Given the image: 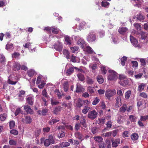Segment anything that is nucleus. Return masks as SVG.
Segmentation results:
<instances>
[{
    "instance_id": "nucleus-11",
    "label": "nucleus",
    "mask_w": 148,
    "mask_h": 148,
    "mask_svg": "<svg viewBox=\"0 0 148 148\" xmlns=\"http://www.w3.org/2000/svg\"><path fill=\"white\" fill-rule=\"evenodd\" d=\"M84 90L83 86L79 83H77L76 85V88L75 92H82Z\"/></svg>"
},
{
    "instance_id": "nucleus-15",
    "label": "nucleus",
    "mask_w": 148,
    "mask_h": 148,
    "mask_svg": "<svg viewBox=\"0 0 148 148\" xmlns=\"http://www.w3.org/2000/svg\"><path fill=\"white\" fill-rule=\"evenodd\" d=\"M112 146L114 147H116L118 146V144H119L120 142V139H117L115 140H112Z\"/></svg>"
},
{
    "instance_id": "nucleus-28",
    "label": "nucleus",
    "mask_w": 148,
    "mask_h": 148,
    "mask_svg": "<svg viewBox=\"0 0 148 148\" xmlns=\"http://www.w3.org/2000/svg\"><path fill=\"white\" fill-rule=\"evenodd\" d=\"M97 79L99 84H101L103 82L104 80L101 75H98L97 77Z\"/></svg>"
},
{
    "instance_id": "nucleus-45",
    "label": "nucleus",
    "mask_w": 148,
    "mask_h": 148,
    "mask_svg": "<svg viewBox=\"0 0 148 148\" xmlns=\"http://www.w3.org/2000/svg\"><path fill=\"white\" fill-rule=\"evenodd\" d=\"M20 54L19 53L15 52L13 53L12 55V57L13 58H18L20 56Z\"/></svg>"
},
{
    "instance_id": "nucleus-53",
    "label": "nucleus",
    "mask_w": 148,
    "mask_h": 148,
    "mask_svg": "<svg viewBox=\"0 0 148 148\" xmlns=\"http://www.w3.org/2000/svg\"><path fill=\"white\" fill-rule=\"evenodd\" d=\"M100 104H101L100 106L101 108L103 109H104L106 107V106L105 105V103L104 101H101Z\"/></svg>"
},
{
    "instance_id": "nucleus-23",
    "label": "nucleus",
    "mask_w": 148,
    "mask_h": 148,
    "mask_svg": "<svg viewBox=\"0 0 148 148\" xmlns=\"http://www.w3.org/2000/svg\"><path fill=\"white\" fill-rule=\"evenodd\" d=\"M86 42L84 40L80 39L77 42V44L78 45H81V47L83 49L84 48V45H85Z\"/></svg>"
},
{
    "instance_id": "nucleus-31",
    "label": "nucleus",
    "mask_w": 148,
    "mask_h": 148,
    "mask_svg": "<svg viewBox=\"0 0 148 148\" xmlns=\"http://www.w3.org/2000/svg\"><path fill=\"white\" fill-rule=\"evenodd\" d=\"M63 86L64 91H67L69 88V83L68 82H64L63 84Z\"/></svg>"
},
{
    "instance_id": "nucleus-60",
    "label": "nucleus",
    "mask_w": 148,
    "mask_h": 148,
    "mask_svg": "<svg viewBox=\"0 0 148 148\" xmlns=\"http://www.w3.org/2000/svg\"><path fill=\"white\" fill-rule=\"evenodd\" d=\"M86 25V23L84 21H82L79 24V28H80V29H81L82 28L84 27L85 25Z\"/></svg>"
},
{
    "instance_id": "nucleus-54",
    "label": "nucleus",
    "mask_w": 148,
    "mask_h": 148,
    "mask_svg": "<svg viewBox=\"0 0 148 148\" xmlns=\"http://www.w3.org/2000/svg\"><path fill=\"white\" fill-rule=\"evenodd\" d=\"M42 95L45 97L47 98L49 96L46 90L45 89L42 90Z\"/></svg>"
},
{
    "instance_id": "nucleus-50",
    "label": "nucleus",
    "mask_w": 148,
    "mask_h": 148,
    "mask_svg": "<svg viewBox=\"0 0 148 148\" xmlns=\"http://www.w3.org/2000/svg\"><path fill=\"white\" fill-rule=\"evenodd\" d=\"M59 121V120L58 119H51L49 123L50 125H52L58 122Z\"/></svg>"
},
{
    "instance_id": "nucleus-9",
    "label": "nucleus",
    "mask_w": 148,
    "mask_h": 148,
    "mask_svg": "<svg viewBox=\"0 0 148 148\" xmlns=\"http://www.w3.org/2000/svg\"><path fill=\"white\" fill-rule=\"evenodd\" d=\"M26 102L30 105L33 104L34 102V96L32 95L29 96L26 98Z\"/></svg>"
},
{
    "instance_id": "nucleus-7",
    "label": "nucleus",
    "mask_w": 148,
    "mask_h": 148,
    "mask_svg": "<svg viewBox=\"0 0 148 148\" xmlns=\"http://www.w3.org/2000/svg\"><path fill=\"white\" fill-rule=\"evenodd\" d=\"M97 112L95 110H94L88 113V117L91 119L93 120L97 117Z\"/></svg>"
},
{
    "instance_id": "nucleus-4",
    "label": "nucleus",
    "mask_w": 148,
    "mask_h": 148,
    "mask_svg": "<svg viewBox=\"0 0 148 148\" xmlns=\"http://www.w3.org/2000/svg\"><path fill=\"white\" fill-rule=\"evenodd\" d=\"M96 36L95 34L92 32H90L87 36V40L89 42H92L95 40Z\"/></svg>"
},
{
    "instance_id": "nucleus-44",
    "label": "nucleus",
    "mask_w": 148,
    "mask_h": 148,
    "mask_svg": "<svg viewBox=\"0 0 148 148\" xmlns=\"http://www.w3.org/2000/svg\"><path fill=\"white\" fill-rule=\"evenodd\" d=\"M7 117V115L5 114H1L0 115V119L1 121L5 120Z\"/></svg>"
},
{
    "instance_id": "nucleus-21",
    "label": "nucleus",
    "mask_w": 148,
    "mask_h": 148,
    "mask_svg": "<svg viewBox=\"0 0 148 148\" xmlns=\"http://www.w3.org/2000/svg\"><path fill=\"white\" fill-rule=\"evenodd\" d=\"M24 109L28 113L31 114L32 112V110L31 109L30 107L28 106H24Z\"/></svg>"
},
{
    "instance_id": "nucleus-33",
    "label": "nucleus",
    "mask_w": 148,
    "mask_h": 148,
    "mask_svg": "<svg viewBox=\"0 0 148 148\" xmlns=\"http://www.w3.org/2000/svg\"><path fill=\"white\" fill-rule=\"evenodd\" d=\"M127 60V57L125 56H123L121 59V65H125V62Z\"/></svg>"
},
{
    "instance_id": "nucleus-63",
    "label": "nucleus",
    "mask_w": 148,
    "mask_h": 148,
    "mask_svg": "<svg viewBox=\"0 0 148 148\" xmlns=\"http://www.w3.org/2000/svg\"><path fill=\"white\" fill-rule=\"evenodd\" d=\"M80 123L84 127H86V120L85 119H83L82 120L80 121Z\"/></svg>"
},
{
    "instance_id": "nucleus-52",
    "label": "nucleus",
    "mask_w": 148,
    "mask_h": 148,
    "mask_svg": "<svg viewBox=\"0 0 148 148\" xmlns=\"http://www.w3.org/2000/svg\"><path fill=\"white\" fill-rule=\"evenodd\" d=\"M94 139L95 140L98 142H101L103 140L101 136H97L95 137H94Z\"/></svg>"
},
{
    "instance_id": "nucleus-58",
    "label": "nucleus",
    "mask_w": 148,
    "mask_h": 148,
    "mask_svg": "<svg viewBox=\"0 0 148 148\" xmlns=\"http://www.w3.org/2000/svg\"><path fill=\"white\" fill-rule=\"evenodd\" d=\"M55 92L57 95L58 97L59 98H61V96L60 95V93L59 90L58 89H56L55 90Z\"/></svg>"
},
{
    "instance_id": "nucleus-10",
    "label": "nucleus",
    "mask_w": 148,
    "mask_h": 148,
    "mask_svg": "<svg viewBox=\"0 0 148 148\" xmlns=\"http://www.w3.org/2000/svg\"><path fill=\"white\" fill-rule=\"evenodd\" d=\"M136 18L137 20L141 22H143L145 19V16L141 13H139L137 14L136 16Z\"/></svg>"
},
{
    "instance_id": "nucleus-3",
    "label": "nucleus",
    "mask_w": 148,
    "mask_h": 148,
    "mask_svg": "<svg viewBox=\"0 0 148 148\" xmlns=\"http://www.w3.org/2000/svg\"><path fill=\"white\" fill-rule=\"evenodd\" d=\"M116 92L115 90L108 89L106 91L105 96L108 100H110L111 98L116 95Z\"/></svg>"
},
{
    "instance_id": "nucleus-29",
    "label": "nucleus",
    "mask_w": 148,
    "mask_h": 148,
    "mask_svg": "<svg viewBox=\"0 0 148 148\" xmlns=\"http://www.w3.org/2000/svg\"><path fill=\"white\" fill-rule=\"evenodd\" d=\"M110 5V3L105 1H103L101 2V5L103 7L108 8Z\"/></svg>"
},
{
    "instance_id": "nucleus-22",
    "label": "nucleus",
    "mask_w": 148,
    "mask_h": 148,
    "mask_svg": "<svg viewBox=\"0 0 148 148\" xmlns=\"http://www.w3.org/2000/svg\"><path fill=\"white\" fill-rule=\"evenodd\" d=\"M36 72L33 69H30L27 72V74L29 77H32L35 74Z\"/></svg>"
},
{
    "instance_id": "nucleus-26",
    "label": "nucleus",
    "mask_w": 148,
    "mask_h": 148,
    "mask_svg": "<svg viewBox=\"0 0 148 148\" xmlns=\"http://www.w3.org/2000/svg\"><path fill=\"white\" fill-rule=\"evenodd\" d=\"M51 104L52 106L56 105L59 103V102L57 101L55 98H52L51 99Z\"/></svg>"
},
{
    "instance_id": "nucleus-46",
    "label": "nucleus",
    "mask_w": 148,
    "mask_h": 148,
    "mask_svg": "<svg viewBox=\"0 0 148 148\" xmlns=\"http://www.w3.org/2000/svg\"><path fill=\"white\" fill-rule=\"evenodd\" d=\"M75 135L76 138L82 140V135L80 133L77 132L75 134Z\"/></svg>"
},
{
    "instance_id": "nucleus-42",
    "label": "nucleus",
    "mask_w": 148,
    "mask_h": 148,
    "mask_svg": "<svg viewBox=\"0 0 148 148\" xmlns=\"http://www.w3.org/2000/svg\"><path fill=\"white\" fill-rule=\"evenodd\" d=\"M25 122L27 123H29L32 121V118L29 116H27L25 117Z\"/></svg>"
},
{
    "instance_id": "nucleus-47",
    "label": "nucleus",
    "mask_w": 148,
    "mask_h": 148,
    "mask_svg": "<svg viewBox=\"0 0 148 148\" xmlns=\"http://www.w3.org/2000/svg\"><path fill=\"white\" fill-rule=\"evenodd\" d=\"M148 119V116H141L140 120L141 121H145Z\"/></svg>"
},
{
    "instance_id": "nucleus-39",
    "label": "nucleus",
    "mask_w": 148,
    "mask_h": 148,
    "mask_svg": "<svg viewBox=\"0 0 148 148\" xmlns=\"http://www.w3.org/2000/svg\"><path fill=\"white\" fill-rule=\"evenodd\" d=\"M126 108L127 106L126 104H123V106L120 108L119 110L121 112H124L126 110Z\"/></svg>"
},
{
    "instance_id": "nucleus-20",
    "label": "nucleus",
    "mask_w": 148,
    "mask_h": 148,
    "mask_svg": "<svg viewBox=\"0 0 148 148\" xmlns=\"http://www.w3.org/2000/svg\"><path fill=\"white\" fill-rule=\"evenodd\" d=\"M12 76L11 75H10L9 76L8 80V83L10 84L14 85L17 83V81H13L12 80H13V79L12 78Z\"/></svg>"
},
{
    "instance_id": "nucleus-8",
    "label": "nucleus",
    "mask_w": 148,
    "mask_h": 148,
    "mask_svg": "<svg viewBox=\"0 0 148 148\" xmlns=\"http://www.w3.org/2000/svg\"><path fill=\"white\" fill-rule=\"evenodd\" d=\"M54 48L56 50L59 51H61L62 49V45L61 43L58 40L57 44H55L54 45Z\"/></svg>"
},
{
    "instance_id": "nucleus-48",
    "label": "nucleus",
    "mask_w": 148,
    "mask_h": 148,
    "mask_svg": "<svg viewBox=\"0 0 148 148\" xmlns=\"http://www.w3.org/2000/svg\"><path fill=\"white\" fill-rule=\"evenodd\" d=\"M41 132V130L40 129H37L34 132V134L36 137L39 136Z\"/></svg>"
},
{
    "instance_id": "nucleus-14",
    "label": "nucleus",
    "mask_w": 148,
    "mask_h": 148,
    "mask_svg": "<svg viewBox=\"0 0 148 148\" xmlns=\"http://www.w3.org/2000/svg\"><path fill=\"white\" fill-rule=\"evenodd\" d=\"M116 103L115 106L117 107H119L122 104L121 101V98L120 97L117 96L116 98Z\"/></svg>"
},
{
    "instance_id": "nucleus-25",
    "label": "nucleus",
    "mask_w": 148,
    "mask_h": 148,
    "mask_svg": "<svg viewBox=\"0 0 148 148\" xmlns=\"http://www.w3.org/2000/svg\"><path fill=\"white\" fill-rule=\"evenodd\" d=\"M48 110L47 109H44L42 111L39 110L38 111V114L40 115H45L46 113L47 112Z\"/></svg>"
},
{
    "instance_id": "nucleus-51",
    "label": "nucleus",
    "mask_w": 148,
    "mask_h": 148,
    "mask_svg": "<svg viewBox=\"0 0 148 148\" xmlns=\"http://www.w3.org/2000/svg\"><path fill=\"white\" fill-rule=\"evenodd\" d=\"M130 120L132 122H134L137 119L135 116L132 115H130L129 117Z\"/></svg>"
},
{
    "instance_id": "nucleus-24",
    "label": "nucleus",
    "mask_w": 148,
    "mask_h": 148,
    "mask_svg": "<svg viewBox=\"0 0 148 148\" xmlns=\"http://www.w3.org/2000/svg\"><path fill=\"white\" fill-rule=\"evenodd\" d=\"M63 54L66 56L67 59H70V53L68 50L65 49H64L63 50Z\"/></svg>"
},
{
    "instance_id": "nucleus-5",
    "label": "nucleus",
    "mask_w": 148,
    "mask_h": 148,
    "mask_svg": "<svg viewBox=\"0 0 148 148\" xmlns=\"http://www.w3.org/2000/svg\"><path fill=\"white\" fill-rule=\"evenodd\" d=\"M130 39L131 43L134 46L137 47L138 49H140L141 48V47L139 44H138V40L135 38L133 36L130 35Z\"/></svg>"
},
{
    "instance_id": "nucleus-64",
    "label": "nucleus",
    "mask_w": 148,
    "mask_h": 148,
    "mask_svg": "<svg viewBox=\"0 0 148 148\" xmlns=\"http://www.w3.org/2000/svg\"><path fill=\"white\" fill-rule=\"evenodd\" d=\"M65 135V133L63 132H61V133L60 134H59L58 135V137L59 138L63 137Z\"/></svg>"
},
{
    "instance_id": "nucleus-61",
    "label": "nucleus",
    "mask_w": 148,
    "mask_h": 148,
    "mask_svg": "<svg viewBox=\"0 0 148 148\" xmlns=\"http://www.w3.org/2000/svg\"><path fill=\"white\" fill-rule=\"evenodd\" d=\"M123 135L125 137H128L129 136V132L128 131H124L123 133Z\"/></svg>"
},
{
    "instance_id": "nucleus-34",
    "label": "nucleus",
    "mask_w": 148,
    "mask_h": 148,
    "mask_svg": "<svg viewBox=\"0 0 148 148\" xmlns=\"http://www.w3.org/2000/svg\"><path fill=\"white\" fill-rule=\"evenodd\" d=\"M131 137L132 140H136L138 138V135L136 133L132 134L131 136Z\"/></svg>"
},
{
    "instance_id": "nucleus-59",
    "label": "nucleus",
    "mask_w": 148,
    "mask_h": 148,
    "mask_svg": "<svg viewBox=\"0 0 148 148\" xmlns=\"http://www.w3.org/2000/svg\"><path fill=\"white\" fill-rule=\"evenodd\" d=\"M10 132L11 134L14 135H16L18 134V132L16 130L13 129L10 131Z\"/></svg>"
},
{
    "instance_id": "nucleus-62",
    "label": "nucleus",
    "mask_w": 148,
    "mask_h": 148,
    "mask_svg": "<svg viewBox=\"0 0 148 148\" xmlns=\"http://www.w3.org/2000/svg\"><path fill=\"white\" fill-rule=\"evenodd\" d=\"M71 49L72 51V52L74 53L75 52V51H77L78 50L79 47H77L75 46L73 47H71Z\"/></svg>"
},
{
    "instance_id": "nucleus-6",
    "label": "nucleus",
    "mask_w": 148,
    "mask_h": 148,
    "mask_svg": "<svg viewBox=\"0 0 148 148\" xmlns=\"http://www.w3.org/2000/svg\"><path fill=\"white\" fill-rule=\"evenodd\" d=\"M55 141L54 140L53 136L52 135H50L49 136V138L46 139L44 141V145L45 146L48 147L51 143L54 144Z\"/></svg>"
},
{
    "instance_id": "nucleus-30",
    "label": "nucleus",
    "mask_w": 148,
    "mask_h": 148,
    "mask_svg": "<svg viewBox=\"0 0 148 148\" xmlns=\"http://www.w3.org/2000/svg\"><path fill=\"white\" fill-rule=\"evenodd\" d=\"M86 82L87 83L90 85L93 84L94 83L93 80L88 76H87L86 78Z\"/></svg>"
},
{
    "instance_id": "nucleus-18",
    "label": "nucleus",
    "mask_w": 148,
    "mask_h": 148,
    "mask_svg": "<svg viewBox=\"0 0 148 148\" xmlns=\"http://www.w3.org/2000/svg\"><path fill=\"white\" fill-rule=\"evenodd\" d=\"M6 59L5 57L2 54H0V63L2 64H5Z\"/></svg>"
},
{
    "instance_id": "nucleus-17",
    "label": "nucleus",
    "mask_w": 148,
    "mask_h": 148,
    "mask_svg": "<svg viewBox=\"0 0 148 148\" xmlns=\"http://www.w3.org/2000/svg\"><path fill=\"white\" fill-rule=\"evenodd\" d=\"M84 50L88 53L92 54L93 53V50L91 47L88 46L84 49Z\"/></svg>"
},
{
    "instance_id": "nucleus-35",
    "label": "nucleus",
    "mask_w": 148,
    "mask_h": 148,
    "mask_svg": "<svg viewBox=\"0 0 148 148\" xmlns=\"http://www.w3.org/2000/svg\"><path fill=\"white\" fill-rule=\"evenodd\" d=\"M62 108V107L60 106L56 107L53 111L54 113L56 114H57L61 110Z\"/></svg>"
},
{
    "instance_id": "nucleus-56",
    "label": "nucleus",
    "mask_w": 148,
    "mask_h": 148,
    "mask_svg": "<svg viewBox=\"0 0 148 148\" xmlns=\"http://www.w3.org/2000/svg\"><path fill=\"white\" fill-rule=\"evenodd\" d=\"M83 102L84 105L87 106H89L90 104V102L87 99L84 100Z\"/></svg>"
},
{
    "instance_id": "nucleus-40",
    "label": "nucleus",
    "mask_w": 148,
    "mask_h": 148,
    "mask_svg": "<svg viewBox=\"0 0 148 148\" xmlns=\"http://www.w3.org/2000/svg\"><path fill=\"white\" fill-rule=\"evenodd\" d=\"M145 84L144 83H141L138 86V91L141 92L142 91L145 86Z\"/></svg>"
},
{
    "instance_id": "nucleus-16",
    "label": "nucleus",
    "mask_w": 148,
    "mask_h": 148,
    "mask_svg": "<svg viewBox=\"0 0 148 148\" xmlns=\"http://www.w3.org/2000/svg\"><path fill=\"white\" fill-rule=\"evenodd\" d=\"M127 30L128 29L127 28L122 27L119 29L118 32L121 34H124Z\"/></svg>"
},
{
    "instance_id": "nucleus-13",
    "label": "nucleus",
    "mask_w": 148,
    "mask_h": 148,
    "mask_svg": "<svg viewBox=\"0 0 148 148\" xmlns=\"http://www.w3.org/2000/svg\"><path fill=\"white\" fill-rule=\"evenodd\" d=\"M71 39L69 36H65L64 39L65 43L66 45H70L71 44Z\"/></svg>"
},
{
    "instance_id": "nucleus-36",
    "label": "nucleus",
    "mask_w": 148,
    "mask_h": 148,
    "mask_svg": "<svg viewBox=\"0 0 148 148\" xmlns=\"http://www.w3.org/2000/svg\"><path fill=\"white\" fill-rule=\"evenodd\" d=\"M101 73L104 75L106 74L107 71L106 66H102L101 67Z\"/></svg>"
},
{
    "instance_id": "nucleus-55",
    "label": "nucleus",
    "mask_w": 148,
    "mask_h": 148,
    "mask_svg": "<svg viewBox=\"0 0 148 148\" xmlns=\"http://www.w3.org/2000/svg\"><path fill=\"white\" fill-rule=\"evenodd\" d=\"M9 125L10 128H12L15 125V123L14 121H11L10 122Z\"/></svg>"
},
{
    "instance_id": "nucleus-43",
    "label": "nucleus",
    "mask_w": 148,
    "mask_h": 148,
    "mask_svg": "<svg viewBox=\"0 0 148 148\" xmlns=\"http://www.w3.org/2000/svg\"><path fill=\"white\" fill-rule=\"evenodd\" d=\"M134 25L135 28L138 30H141V26L138 23H134Z\"/></svg>"
},
{
    "instance_id": "nucleus-2",
    "label": "nucleus",
    "mask_w": 148,
    "mask_h": 148,
    "mask_svg": "<svg viewBox=\"0 0 148 148\" xmlns=\"http://www.w3.org/2000/svg\"><path fill=\"white\" fill-rule=\"evenodd\" d=\"M120 81L119 83L121 85L126 86L127 85H130L128 82V79L123 75H120L119 77Z\"/></svg>"
},
{
    "instance_id": "nucleus-57",
    "label": "nucleus",
    "mask_w": 148,
    "mask_h": 148,
    "mask_svg": "<svg viewBox=\"0 0 148 148\" xmlns=\"http://www.w3.org/2000/svg\"><path fill=\"white\" fill-rule=\"evenodd\" d=\"M99 94L100 95H103L105 92V90L103 89H100L97 90Z\"/></svg>"
},
{
    "instance_id": "nucleus-1",
    "label": "nucleus",
    "mask_w": 148,
    "mask_h": 148,
    "mask_svg": "<svg viewBox=\"0 0 148 148\" xmlns=\"http://www.w3.org/2000/svg\"><path fill=\"white\" fill-rule=\"evenodd\" d=\"M108 72L110 74L108 77V79L111 81H115L118 78V74L113 70L110 69H108Z\"/></svg>"
},
{
    "instance_id": "nucleus-49",
    "label": "nucleus",
    "mask_w": 148,
    "mask_h": 148,
    "mask_svg": "<svg viewBox=\"0 0 148 148\" xmlns=\"http://www.w3.org/2000/svg\"><path fill=\"white\" fill-rule=\"evenodd\" d=\"M131 93V92L130 90L127 91L125 93V98L126 99H128Z\"/></svg>"
},
{
    "instance_id": "nucleus-41",
    "label": "nucleus",
    "mask_w": 148,
    "mask_h": 148,
    "mask_svg": "<svg viewBox=\"0 0 148 148\" xmlns=\"http://www.w3.org/2000/svg\"><path fill=\"white\" fill-rule=\"evenodd\" d=\"M99 99L98 97H96L93 101L92 104L93 105H97L99 102Z\"/></svg>"
},
{
    "instance_id": "nucleus-38",
    "label": "nucleus",
    "mask_w": 148,
    "mask_h": 148,
    "mask_svg": "<svg viewBox=\"0 0 148 148\" xmlns=\"http://www.w3.org/2000/svg\"><path fill=\"white\" fill-rule=\"evenodd\" d=\"M77 76L79 80L81 81H84L85 79L84 75L81 73L78 74H77Z\"/></svg>"
},
{
    "instance_id": "nucleus-19",
    "label": "nucleus",
    "mask_w": 148,
    "mask_h": 148,
    "mask_svg": "<svg viewBox=\"0 0 148 148\" xmlns=\"http://www.w3.org/2000/svg\"><path fill=\"white\" fill-rule=\"evenodd\" d=\"M94 87L89 86L87 88V90L90 95H92V94L95 92Z\"/></svg>"
},
{
    "instance_id": "nucleus-12",
    "label": "nucleus",
    "mask_w": 148,
    "mask_h": 148,
    "mask_svg": "<svg viewBox=\"0 0 148 148\" xmlns=\"http://www.w3.org/2000/svg\"><path fill=\"white\" fill-rule=\"evenodd\" d=\"M74 68L76 69V70L77 69L78 71H82L79 69H77L76 67H72L71 68H70L67 71L66 73L68 75H70L73 72Z\"/></svg>"
},
{
    "instance_id": "nucleus-37",
    "label": "nucleus",
    "mask_w": 148,
    "mask_h": 148,
    "mask_svg": "<svg viewBox=\"0 0 148 148\" xmlns=\"http://www.w3.org/2000/svg\"><path fill=\"white\" fill-rule=\"evenodd\" d=\"M90 108V107L88 106H85L84 108L82 110V113L84 114H86Z\"/></svg>"
},
{
    "instance_id": "nucleus-32",
    "label": "nucleus",
    "mask_w": 148,
    "mask_h": 148,
    "mask_svg": "<svg viewBox=\"0 0 148 148\" xmlns=\"http://www.w3.org/2000/svg\"><path fill=\"white\" fill-rule=\"evenodd\" d=\"M60 145L61 147H64L69 146L70 143L68 142H64L60 143Z\"/></svg>"
},
{
    "instance_id": "nucleus-27",
    "label": "nucleus",
    "mask_w": 148,
    "mask_h": 148,
    "mask_svg": "<svg viewBox=\"0 0 148 148\" xmlns=\"http://www.w3.org/2000/svg\"><path fill=\"white\" fill-rule=\"evenodd\" d=\"M52 33L53 34H58L60 31V30L57 28L52 27L51 29Z\"/></svg>"
}]
</instances>
